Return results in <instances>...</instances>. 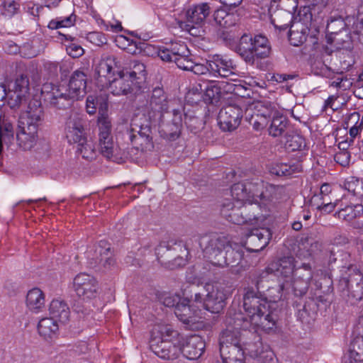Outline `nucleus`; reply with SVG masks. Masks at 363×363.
Here are the masks:
<instances>
[{
  "label": "nucleus",
  "mask_w": 363,
  "mask_h": 363,
  "mask_svg": "<svg viewBox=\"0 0 363 363\" xmlns=\"http://www.w3.org/2000/svg\"><path fill=\"white\" fill-rule=\"evenodd\" d=\"M329 305L330 301L325 295L311 292L302 308L298 309L297 315L302 323H310L315 318L318 311L325 310Z\"/></svg>",
  "instance_id": "obj_11"
},
{
  "label": "nucleus",
  "mask_w": 363,
  "mask_h": 363,
  "mask_svg": "<svg viewBox=\"0 0 363 363\" xmlns=\"http://www.w3.org/2000/svg\"><path fill=\"white\" fill-rule=\"evenodd\" d=\"M256 107L258 112L257 114L260 115L261 117L266 118L269 121V119L272 118L274 116H276L279 113L269 101L259 102Z\"/></svg>",
  "instance_id": "obj_55"
},
{
  "label": "nucleus",
  "mask_w": 363,
  "mask_h": 363,
  "mask_svg": "<svg viewBox=\"0 0 363 363\" xmlns=\"http://www.w3.org/2000/svg\"><path fill=\"white\" fill-rule=\"evenodd\" d=\"M207 64L210 67V73L213 75L229 78L231 82L236 81L237 66L232 60L216 55Z\"/></svg>",
  "instance_id": "obj_16"
},
{
  "label": "nucleus",
  "mask_w": 363,
  "mask_h": 363,
  "mask_svg": "<svg viewBox=\"0 0 363 363\" xmlns=\"http://www.w3.org/2000/svg\"><path fill=\"white\" fill-rule=\"evenodd\" d=\"M129 138L133 145L142 152L152 151L154 149L152 137L140 138L135 137V133H129Z\"/></svg>",
  "instance_id": "obj_49"
},
{
  "label": "nucleus",
  "mask_w": 363,
  "mask_h": 363,
  "mask_svg": "<svg viewBox=\"0 0 363 363\" xmlns=\"http://www.w3.org/2000/svg\"><path fill=\"white\" fill-rule=\"evenodd\" d=\"M190 54L186 45L184 43H172L158 49L157 55L162 60L165 62H174L176 58L181 56L186 57Z\"/></svg>",
  "instance_id": "obj_26"
},
{
  "label": "nucleus",
  "mask_w": 363,
  "mask_h": 363,
  "mask_svg": "<svg viewBox=\"0 0 363 363\" xmlns=\"http://www.w3.org/2000/svg\"><path fill=\"white\" fill-rule=\"evenodd\" d=\"M235 50L247 63L254 64L252 37L250 35H242Z\"/></svg>",
  "instance_id": "obj_32"
},
{
  "label": "nucleus",
  "mask_w": 363,
  "mask_h": 363,
  "mask_svg": "<svg viewBox=\"0 0 363 363\" xmlns=\"http://www.w3.org/2000/svg\"><path fill=\"white\" fill-rule=\"evenodd\" d=\"M99 138L106 139V137L111 135V121L109 116H98Z\"/></svg>",
  "instance_id": "obj_56"
},
{
  "label": "nucleus",
  "mask_w": 363,
  "mask_h": 363,
  "mask_svg": "<svg viewBox=\"0 0 363 363\" xmlns=\"http://www.w3.org/2000/svg\"><path fill=\"white\" fill-rule=\"evenodd\" d=\"M262 279L256 282L257 289L248 287L245 289L243 295V308L247 316L241 312L234 313L233 320L237 327H242L244 329L257 330L261 328L266 332H269L276 325L277 314L275 313V307L277 301L282 297V292L288 287L287 282L280 284L277 289V295L273 296V300L268 301L267 297L259 291V284Z\"/></svg>",
  "instance_id": "obj_2"
},
{
  "label": "nucleus",
  "mask_w": 363,
  "mask_h": 363,
  "mask_svg": "<svg viewBox=\"0 0 363 363\" xmlns=\"http://www.w3.org/2000/svg\"><path fill=\"white\" fill-rule=\"evenodd\" d=\"M325 256L328 259L327 263L330 269L335 267L342 268V273L347 267L353 266L350 264V254L342 248L329 247L325 250Z\"/></svg>",
  "instance_id": "obj_25"
},
{
  "label": "nucleus",
  "mask_w": 363,
  "mask_h": 363,
  "mask_svg": "<svg viewBox=\"0 0 363 363\" xmlns=\"http://www.w3.org/2000/svg\"><path fill=\"white\" fill-rule=\"evenodd\" d=\"M271 238L272 233L269 228H254L247 235L245 246L250 252H259L267 245Z\"/></svg>",
  "instance_id": "obj_21"
},
{
  "label": "nucleus",
  "mask_w": 363,
  "mask_h": 363,
  "mask_svg": "<svg viewBox=\"0 0 363 363\" xmlns=\"http://www.w3.org/2000/svg\"><path fill=\"white\" fill-rule=\"evenodd\" d=\"M65 133L69 143H84L86 138L85 121L77 113H72L65 122Z\"/></svg>",
  "instance_id": "obj_13"
},
{
  "label": "nucleus",
  "mask_w": 363,
  "mask_h": 363,
  "mask_svg": "<svg viewBox=\"0 0 363 363\" xmlns=\"http://www.w3.org/2000/svg\"><path fill=\"white\" fill-rule=\"evenodd\" d=\"M262 183L238 182L231 186V198L229 199L238 205L242 204L244 201H250V199L255 198L272 201L277 196V193H281L284 191L283 186L274 184L266 186L265 190H262Z\"/></svg>",
  "instance_id": "obj_6"
},
{
  "label": "nucleus",
  "mask_w": 363,
  "mask_h": 363,
  "mask_svg": "<svg viewBox=\"0 0 363 363\" xmlns=\"http://www.w3.org/2000/svg\"><path fill=\"white\" fill-rule=\"evenodd\" d=\"M182 298L177 294L164 293L160 295V301L167 307H174L178 305Z\"/></svg>",
  "instance_id": "obj_60"
},
{
  "label": "nucleus",
  "mask_w": 363,
  "mask_h": 363,
  "mask_svg": "<svg viewBox=\"0 0 363 363\" xmlns=\"http://www.w3.org/2000/svg\"><path fill=\"white\" fill-rule=\"evenodd\" d=\"M215 23L221 28H229L234 24L233 15L223 9H218L213 13Z\"/></svg>",
  "instance_id": "obj_50"
},
{
  "label": "nucleus",
  "mask_w": 363,
  "mask_h": 363,
  "mask_svg": "<svg viewBox=\"0 0 363 363\" xmlns=\"http://www.w3.org/2000/svg\"><path fill=\"white\" fill-rule=\"evenodd\" d=\"M313 278L312 268L310 264H302L296 268L294 277L291 284L294 294L298 297L303 296L308 291L309 283Z\"/></svg>",
  "instance_id": "obj_18"
},
{
  "label": "nucleus",
  "mask_w": 363,
  "mask_h": 363,
  "mask_svg": "<svg viewBox=\"0 0 363 363\" xmlns=\"http://www.w3.org/2000/svg\"><path fill=\"white\" fill-rule=\"evenodd\" d=\"M228 328L222 331L220 335V348L230 347V346L245 347L250 353L255 356L259 354L257 345H261L260 337L257 334V330L244 329L242 327H237L233 320V315L226 318Z\"/></svg>",
  "instance_id": "obj_4"
},
{
  "label": "nucleus",
  "mask_w": 363,
  "mask_h": 363,
  "mask_svg": "<svg viewBox=\"0 0 363 363\" xmlns=\"http://www.w3.org/2000/svg\"><path fill=\"white\" fill-rule=\"evenodd\" d=\"M207 291L204 308L213 313H219L225 306L226 296L223 290L207 284Z\"/></svg>",
  "instance_id": "obj_24"
},
{
  "label": "nucleus",
  "mask_w": 363,
  "mask_h": 363,
  "mask_svg": "<svg viewBox=\"0 0 363 363\" xmlns=\"http://www.w3.org/2000/svg\"><path fill=\"white\" fill-rule=\"evenodd\" d=\"M7 103L12 109H20L27 105L26 110L22 111L18 118L16 139L21 148L30 150L36 142L38 128L45 118L41 102L32 99L27 104L26 95L9 91Z\"/></svg>",
  "instance_id": "obj_3"
},
{
  "label": "nucleus",
  "mask_w": 363,
  "mask_h": 363,
  "mask_svg": "<svg viewBox=\"0 0 363 363\" xmlns=\"http://www.w3.org/2000/svg\"><path fill=\"white\" fill-rule=\"evenodd\" d=\"M99 146L101 154L108 160L116 161L117 147L113 143V136L106 137V139L99 138Z\"/></svg>",
  "instance_id": "obj_40"
},
{
  "label": "nucleus",
  "mask_w": 363,
  "mask_h": 363,
  "mask_svg": "<svg viewBox=\"0 0 363 363\" xmlns=\"http://www.w3.org/2000/svg\"><path fill=\"white\" fill-rule=\"evenodd\" d=\"M79 98L72 94L66 86H55L46 96V99L53 107L65 109L72 106L73 102Z\"/></svg>",
  "instance_id": "obj_20"
},
{
  "label": "nucleus",
  "mask_w": 363,
  "mask_h": 363,
  "mask_svg": "<svg viewBox=\"0 0 363 363\" xmlns=\"http://www.w3.org/2000/svg\"><path fill=\"white\" fill-rule=\"evenodd\" d=\"M285 145L290 151L301 150L306 147V142L301 135L295 134L287 137Z\"/></svg>",
  "instance_id": "obj_57"
},
{
  "label": "nucleus",
  "mask_w": 363,
  "mask_h": 363,
  "mask_svg": "<svg viewBox=\"0 0 363 363\" xmlns=\"http://www.w3.org/2000/svg\"><path fill=\"white\" fill-rule=\"evenodd\" d=\"M158 261L166 267L174 269L186 264V245L182 241H169L160 243L155 250Z\"/></svg>",
  "instance_id": "obj_8"
},
{
  "label": "nucleus",
  "mask_w": 363,
  "mask_h": 363,
  "mask_svg": "<svg viewBox=\"0 0 363 363\" xmlns=\"http://www.w3.org/2000/svg\"><path fill=\"white\" fill-rule=\"evenodd\" d=\"M245 347L230 346L220 348L223 363H245Z\"/></svg>",
  "instance_id": "obj_33"
},
{
  "label": "nucleus",
  "mask_w": 363,
  "mask_h": 363,
  "mask_svg": "<svg viewBox=\"0 0 363 363\" xmlns=\"http://www.w3.org/2000/svg\"><path fill=\"white\" fill-rule=\"evenodd\" d=\"M190 301L182 298L178 305H176L174 313L176 316L184 324L190 325L194 323V312L189 306Z\"/></svg>",
  "instance_id": "obj_39"
},
{
  "label": "nucleus",
  "mask_w": 363,
  "mask_h": 363,
  "mask_svg": "<svg viewBox=\"0 0 363 363\" xmlns=\"http://www.w3.org/2000/svg\"><path fill=\"white\" fill-rule=\"evenodd\" d=\"M318 275H313L311 279L312 285L315 286V292L317 294H323L325 292H330L333 291V280L330 277V274L327 273L324 277L318 278Z\"/></svg>",
  "instance_id": "obj_46"
},
{
  "label": "nucleus",
  "mask_w": 363,
  "mask_h": 363,
  "mask_svg": "<svg viewBox=\"0 0 363 363\" xmlns=\"http://www.w3.org/2000/svg\"><path fill=\"white\" fill-rule=\"evenodd\" d=\"M269 201L255 198L244 201L241 204V211L246 223H258L266 220L269 216L267 203Z\"/></svg>",
  "instance_id": "obj_12"
},
{
  "label": "nucleus",
  "mask_w": 363,
  "mask_h": 363,
  "mask_svg": "<svg viewBox=\"0 0 363 363\" xmlns=\"http://www.w3.org/2000/svg\"><path fill=\"white\" fill-rule=\"evenodd\" d=\"M223 257L225 259V263L223 264H216V266L223 267L225 266L234 267L240 264L243 257V252L240 249H235L230 245V242L227 244L223 252Z\"/></svg>",
  "instance_id": "obj_38"
},
{
  "label": "nucleus",
  "mask_w": 363,
  "mask_h": 363,
  "mask_svg": "<svg viewBox=\"0 0 363 363\" xmlns=\"http://www.w3.org/2000/svg\"><path fill=\"white\" fill-rule=\"evenodd\" d=\"M252 44L254 61L256 57L262 59L269 56L271 46L266 37L262 35H255L252 38Z\"/></svg>",
  "instance_id": "obj_35"
},
{
  "label": "nucleus",
  "mask_w": 363,
  "mask_h": 363,
  "mask_svg": "<svg viewBox=\"0 0 363 363\" xmlns=\"http://www.w3.org/2000/svg\"><path fill=\"white\" fill-rule=\"evenodd\" d=\"M347 28L344 18L340 16H331L326 26L327 37L334 35Z\"/></svg>",
  "instance_id": "obj_48"
},
{
  "label": "nucleus",
  "mask_w": 363,
  "mask_h": 363,
  "mask_svg": "<svg viewBox=\"0 0 363 363\" xmlns=\"http://www.w3.org/2000/svg\"><path fill=\"white\" fill-rule=\"evenodd\" d=\"M347 124V126L352 125L350 129V135L353 139L359 134V131L363 128V118L360 120L359 113L354 112L349 116Z\"/></svg>",
  "instance_id": "obj_52"
},
{
  "label": "nucleus",
  "mask_w": 363,
  "mask_h": 363,
  "mask_svg": "<svg viewBox=\"0 0 363 363\" xmlns=\"http://www.w3.org/2000/svg\"><path fill=\"white\" fill-rule=\"evenodd\" d=\"M174 62H175L179 68L190 71L194 62L193 61L190 53L189 55H187L186 57L181 56L179 58H176Z\"/></svg>",
  "instance_id": "obj_63"
},
{
  "label": "nucleus",
  "mask_w": 363,
  "mask_h": 363,
  "mask_svg": "<svg viewBox=\"0 0 363 363\" xmlns=\"http://www.w3.org/2000/svg\"><path fill=\"white\" fill-rule=\"evenodd\" d=\"M228 242L226 237L212 233L202 235L199 240V245L204 257L216 266L225 263L223 252Z\"/></svg>",
  "instance_id": "obj_9"
},
{
  "label": "nucleus",
  "mask_w": 363,
  "mask_h": 363,
  "mask_svg": "<svg viewBox=\"0 0 363 363\" xmlns=\"http://www.w3.org/2000/svg\"><path fill=\"white\" fill-rule=\"evenodd\" d=\"M241 204L238 205L231 199L225 198L220 203V214L229 222L236 225L245 224L241 211Z\"/></svg>",
  "instance_id": "obj_28"
},
{
  "label": "nucleus",
  "mask_w": 363,
  "mask_h": 363,
  "mask_svg": "<svg viewBox=\"0 0 363 363\" xmlns=\"http://www.w3.org/2000/svg\"><path fill=\"white\" fill-rule=\"evenodd\" d=\"M73 284L77 294L84 299L95 298L98 294V281L89 274L80 273L77 274L74 279Z\"/></svg>",
  "instance_id": "obj_17"
},
{
  "label": "nucleus",
  "mask_w": 363,
  "mask_h": 363,
  "mask_svg": "<svg viewBox=\"0 0 363 363\" xmlns=\"http://www.w3.org/2000/svg\"><path fill=\"white\" fill-rule=\"evenodd\" d=\"M242 118V108L238 105L228 104L220 110L218 124L223 130L233 131L239 126Z\"/></svg>",
  "instance_id": "obj_15"
},
{
  "label": "nucleus",
  "mask_w": 363,
  "mask_h": 363,
  "mask_svg": "<svg viewBox=\"0 0 363 363\" xmlns=\"http://www.w3.org/2000/svg\"><path fill=\"white\" fill-rule=\"evenodd\" d=\"M44 304V294L40 289L33 288L28 292L26 296V305L30 310L37 311L40 309Z\"/></svg>",
  "instance_id": "obj_42"
},
{
  "label": "nucleus",
  "mask_w": 363,
  "mask_h": 363,
  "mask_svg": "<svg viewBox=\"0 0 363 363\" xmlns=\"http://www.w3.org/2000/svg\"><path fill=\"white\" fill-rule=\"evenodd\" d=\"M160 336L152 337L150 348L157 357L166 360H174L181 354L179 333L170 325H162L158 330Z\"/></svg>",
  "instance_id": "obj_5"
},
{
  "label": "nucleus",
  "mask_w": 363,
  "mask_h": 363,
  "mask_svg": "<svg viewBox=\"0 0 363 363\" xmlns=\"http://www.w3.org/2000/svg\"><path fill=\"white\" fill-rule=\"evenodd\" d=\"M109 89L113 95L136 94L140 91V81L135 80L127 72H119L118 77L109 82Z\"/></svg>",
  "instance_id": "obj_14"
},
{
  "label": "nucleus",
  "mask_w": 363,
  "mask_h": 363,
  "mask_svg": "<svg viewBox=\"0 0 363 363\" xmlns=\"http://www.w3.org/2000/svg\"><path fill=\"white\" fill-rule=\"evenodd\" d=\"M352 42V34L347 28L336 35L328 36V43L334 44L337 49H350Z\"/></svg>",
  "instance_id": "obj_37"
},
{
  "label": "nucleus",
  "mask_w": 363,
  "mask_h": 363,
  "mask_svg": "<svg viewBox=\"0 0 363 363\" xmlns=\"http://www.w3.org/2000/svg\"><path fill=\"white\" fill-rule=\"evenodd\" d=\"M222 87L219 84L214 81L208 83L203 88V85L199 84L197 86L193 87L191 92L196 94V92L201 96L203 101L206 104L218 103L222 96Z\"/></svg>",
  "instance_id": "obj_29"
},
{
  "label": "nucleus",
  "mask_w": 363,
  "mask_h": 363,
  "mask_svg": "<svg viewBox=\"0 0 363 363\" xmlns=\"http://www.w3.org/2000/svg\"><path fill=\"white\" fill-rule=\"evenodd\" d=\"M87 254L93 268L106 270L111 269L116 264L111 244L106 240H100Z\"/></svg>",
  "instance_id": "obj_10"
},
{
  "label": "nucleus",
  "mask_w": 363,
  "mask_h": 363,
  "mask_svg": "<svg viewBox=\"0 0 363 363\" xmlns=\"http://www.w3.org/2000/svg\"><path fill=\"white\" fill-rule=\"evenodd\" d=\"M118 62L114 55H106L102 57L95 68V77L102 86H107L114 74V68Z\"/></svg>",
  "instance_id": "obj_23"
},
{
  "label": "nucleus",
  "mask_w": 363,
  "mask_h": 363,
  "mask_svg": "<svg viewBox=\"0 0 363 363\" xmlns=\"http://www.w3.org/2000/svg\"><path fill=\"white\" fill-rule=\"evenodd\" d=\"M288 125V120L286 116L278 113L271 120L268 128L269 134L272 137H279L283 135Z\"/></svg>",
  "instance_id": "obj_41"
},
{
  "label": "nucleus",
  "mask_w": 363,
  "mask_h": 363,
  "mask_svg": "<svg viewBox=\"0 0 363 363\" xmlns=\"http://www.w3.org/2000/svg\"><path fill=\"white\" fill-rule=\"evenodd\" d=\"M363 362V335H360L351 342L349 350V357L347 360Z\"/></svg>",
  "instance_id": "obj_45"
},
{
  "label": "nucleus",
  "mask_w": 363,
  "mask_h": 363,
  "mask_svg": "<svg viewBox=\"0 0 363 363\" xmlns=\"http://www.w3.org/2000/svg\"><path fill=\"white\" fill-rule=\"evenodd\" d=\"M307 36L306 28L303 23L291 26L289 33V40L291 45L294 46L302 45L306 40Z\"/></svg>",
  "instance_id": "obj_43"
},
{
  "label": "nucleus",
  "mask_w": 363,
  "mask_h": 363,
  "mask_svg": "<svg viewBox=\"0 0 363 363\" xmlns=\"http://www.w3.org/2000/svg\"><path fill=\"white\" fill-rule=\"evenodd\" d=\"M211 12V9L208 3H201L189 7L186 12V16L187 23L192 26H187L191 29L194 28V25L201 26Z\"/></svg>",
  "instance_id": "obj_30"
},
{
  "label": "nucleus",
  "mask_w": 363,
  "mask_h": 363,
  "mask_svg": "<svg viewBox=\"0 0 363 363\" xmlns=\"http://www.w3.org/2000/svg\"><path fill=\"white\" fill-rule=\"evenodd\" d=\"M77 151L83 158L87 160H92L95 159L96 156V152L93 143L90 140H87V138L85 139L84 143L78 144Z\"/></svg>",
  "instance_id": "obj_54"
},
{
  "label": "nucleus",
  "mask_w": 363,
  "mask_h": 363,
  "mask_svg": "<svg viewBox=\"0 0 363 363\" xmlns=\"http://www.w3.org/2000/svg\"><path fill=\"white\" fill-rule=\"evenodd\" d=\"M192 294L190 298H188L189 301H194L197 304H200L204 308V302L206 301V297L207 295V284L202 288L199 289L198 287L191 289Z\"/></svg>",
  "instance_id": "obj_59"
},
{
  "label": "nucleus",
  "mask_w": 363,
  "mask_h": 363,
  "mask_svg": "<svg viewBox=\"0 0 363 363\" xmlns=\"http://www.w3.org/2000/svg\"><path fill=\"white\" fill-rule=\"evenodd\" d=\"M59 35L62 37L61 40H65L67 43L65 44L66 51L67 54L73 58L81 57L84 51L82 47L77 43L76 38L69 35H66L58 32Z\"/></svg>",
  "instance_id": "obj_44"
},
{
  "label": "nucleus",
  "mask_w": 363,
  "mask_h": 363,
  "mask_svg": "<svg viewBox=\"0 0 363 363\" xmlns=\"http://www.w3.org/2000/svg\"><path fill=\"white\" fill-rule=\"evenodd\" d=\"M86 74L80 70L74 71L70 77L69 84L67 86L69 91L77 95L78 98L83 97L86 94Z\"/></svg>",
  "instance_id": "obj_31"
},
{
  "label": "nucleus",
  "mask_w": 363,
  "mask_h": 363,
  "mask_svg": "<svg viewBox=\"0 0 363 363\" xmlns=\"http://www.w3.org/2000/svg\"><path fill=\"white\" fill-rule=\"evenodd\" d=\"M183 116H184V123L191 131L196 132L201 128L202 121L199 118L184 113Z\"/></svg>",
  "instance_id": "obj_61"
},
{
  "label": "nucleus",
  "mask_w": 363,
  "mask_h": 363,
  "mask_svg": "<svg viewBox=\"0 0 363 363\" xmlns=\"http://www.w3.org/2000/svg\"><path fill=\"white\" fill-rule=\"evenodd\" d=\"M296 9H288L280 7L277 4H270L269 13L271 23L275 28L279 30H286L291 26L293 19V12Z\"/></svg>",
  "instance_id": "obj_22"
},
{
  "label": "nucleus",
  "mask_w": 363,
  "mask_h": 363,
  "mask_svg": "<svg viewBox=\"0 0 363 363\" xmlns=\"http://www.w3.org/2000/svg\"><path fill=\"white\" fill-rule=\"evenodd\" d=\"M29 78L26 74H20L16 76L13 82L9 84L10 91L26 95L29 91Z\"/></svg>",
  "instance_id": "obj_47"
},
{
  "label": "nucleus",
  "mask_w": 363,
  "mask_h": 363,
  "mask_svg": "<svg viewBox=\"0 0 363 363\" xmlns=\"http://www.w3.org/2000/svg\"><path fill=\"white\" fill-rule=\"evenodd\" d=\"M205 347V342L201 336L191 335L181 347V353L189 359H197L204 352Z\"/></svg>",
  "instance_id": "obj_27"
},
{
  "label": "nucleus",
  "mask_w": 363,
  "mask_h": 363,
  "mask_svg": "<svg viewBox=\"0 0 363 363\" xmlns=\"http://www.w3.org/2000/svg\"><path fill=\"white\" fill-rule=\"evenodd\" d=\"M136 108L150 121L158 123L162 138L174 141L181 135L183 126V106L175 101H168L162 88L155 87L148 96H137Z\"/></svg>",
  "instance_id": "obj_1"
},
{
  "label": "nucleus",
  "mask_w": 363,
  "mask_h": 363,
  "mask_svg": "<svg viewBox=\"0 0 363 363\" xmlns=\"http://www.w3.org/2000/svg\"><path fill=\"white\" fill-rule=\"evenodd\" d=\"M19 4L15 1L5 0L3 4L2 13L6 16L11 17L17 12Z\"/></svg>",
  "instance_id": "obj_62"
},
{
  "label": "nucleus",
  "mask_w": 363,
  "mask_h": 363,
  "mask_svg": "<svg viewBox=\"0 0 363 363\" xmlns=\"http://www.w3.org/2000/svg\"><path fill=\"white\" fill-rule=\"evenodd\" d=\"M135 82L140 81V86L142 87L145 79V66L140 62H135L133 65V70L126 72Z\"/></svg>",
  "instance_id": "obj_58"
},
{
  "label": "nucleus",
  "mask_w": 363,
  "mask_h": 363,
  "mask_svg": "<svg viewBox=\"0 0 363 363\" xmlns=\"http://www.w3.org/2000/svg\"><path fill=\"white\" fill-rule=\"evenodd\" d=\"M99 96L89 95L86 98V109L89 115H93L96 112L99 105Z\"/></svg>",
  "instance_id": "obj_64"
},
{
  "label": "nucleus",
  "mask_w": 363,
  "mask_h": 363,
  "mask_svg": "<svg viewBox=\"0 0 363 363\" xmlns=\"http://www.w3.org/2000/svg\"><path fill=\"white\" fill-rule=\"evenodd\" d=\"M50 314L61 323H66L69 317V308L67 303L60 300H52L49 307Z\"/></svg>",
  "instance_id": "obj_36"
},
{
  "label": "nucleus",
  "mask_w": 363,
  "mask_h": 363,
  "mask_svg": "<svg viewBox=\"0 0 363 363\" xmlns=\"http://www.w3.org/2000/svg\"><path fill=\"white\" fill-rule=\"evenodd\" d=\"M337 289L352 304L363 298V274L356 266H350L342 271Z\"/></svg>",
  "instance_id": "obj_7"
},
{
  "label": "nucleus",
  "mask_w": 363,
  "mask_h": 363,
  "mask_svg": "<svg viewBox=\"0 0 363 363\" xmlns=\"http://www.w3.org/2000/svg\"><path fill=\"white\" fill-rule=\"evenodd\" d=\"M293 257H284L276 262L270 263L264 271L259 274V279H263L269 274L275 276H281L284 278H289L291 275L294 277L295 265Z\"/></svg>",
  "instance_id": "obj_19"
},
{
  "label": "nucleus",
  "mask_w": 363,
  "mask_h": 363,
  "mask_svg": "<svg viewBox=\"0 0 363 363\" xmlns=\"http://www.w3.org/2000/svg\"><path fill=\"white\" fill-rule=\"evenodd\" d=\"M57 320L50 318H42L38 324L39 335L45 340H52L59 330Z\"/></svg>",
  "instance_id": "obj_34"
},
{
  "label": "nucleus",
  "mask_w": 363,
  "mask_h": 363,
  "mask_svg": "<svg viewBox=\"0 0 363 363\" xmlns=\"http://www.w3.org/2000/svg\"><path fill=\"white\" fill-rule=\"evenodd\" d=\"M300 171L301 169L298 166L289 165L284 163L277 164L270 169V173L278 177L290 176Z\"/></svg>",
  "instance_id": "obj_51"
},
{
  "label": "nucleus",
  "mask_w": 363,
  "mask_h": 363,
  "mask_svg": "<svg viewBox=\"0 0 363 363\" xmlns=\"http://www.w3.org/2000/svg\"><path fill=\"white\" fill-rule=\"evenodd\" d=\"M362 206L359 205H345L343 207L342 203H341L337 216L340 218H342L346 221H351L355 218L359 213L356 208H360Z\"/></svg>",
  "instance_id": "obj_53"
}]
</instances>
